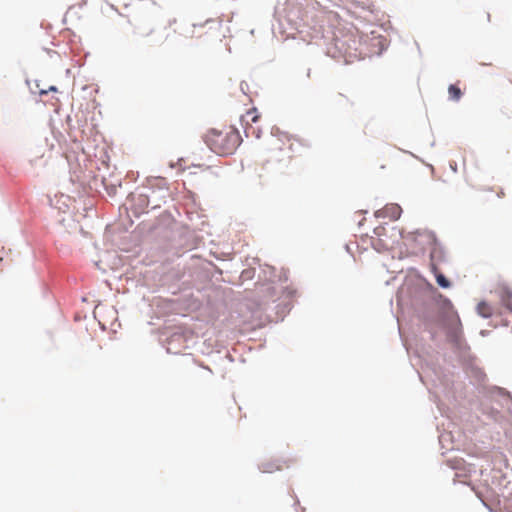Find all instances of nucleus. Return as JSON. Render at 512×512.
<instances>
[{"mask_svg": "<svg viewBox=\"0 0 512 512\" xmlns=\"http://www.w3.org/2000/svg\"><path fill=\"white\" fill-rule=\"evenodd\" d=\"M241 142V137L236 129L227 127L223 130L211 129L206 134V143L219 155L232 154Z\"/></svg>", "mask_w": 512, "mask_h": 512, "instance_id": "f257e3e1", "label": "nucleus"}, {"mask_svg": "<svg viewBox=\"0 0 512 512\" xmlns=\"http://www.w3.org/2000/svg\"><path fill=\"white\" fill-rule=\"evenodd\" d=\"M268 150L271 158L277 162L290 161L293 158L291 153L293 143L290 139H282L277 136H271L268 140Z\"/></svg>", "mask_w": 512, "mask_h": 512, "instance_id": "f03ea898", "label": "nucleus"}, {"mask_svg": "<svg viewBox=\"0 0 512 512\" xmlns=\"http://www.w3.org/2000/svg\"><path fill=\"white\" fill-rule=\"evenodd\" d=\"M260 120V114L256 108L250 109L242 116V122L244 123V131L247 137L260 138L262 129L258 125Z\"/></svg>", "mask_w": 512, "mask_h": 512, "instance_id": "7ed1b4c3", "label": "nucleus"}, {"mask_svg": "<svg viewBox=\"0 0 512 512\" xmlns=\"http://www.w3.org/2000/svg\"><path fill=\"white\" fill-rule=\"evenodd\" d=\"M408 239L421 252L430 249V247L435 245L437 241L436 235L428 230L413 232L409 235Z\"/></svg>", "mask_w": 512, "mask_h": 512, "instance_id": "20e7f679", "label": "nucleus"}, {"mask_svg": "<svg viewBox=\"0 0 512 512\" xmlns=\"http://www.w3.org/2000/svg\"><path fill=\"white\" fill-rule=\"evenodd\" d=\"M129 203L130 209L135 214H141L147 211L150 205V196L147 194H131Z\"/></svg>", "mask_w": 512, "mask_h": 512, "instance_id": "39448f33", "label": "nucleus"}, {"mask_svg": "<svg viewBox=\"0 0 512 512\" xmlns=\"http://www.w3.org/2000/svg\"><path fill=\"white\" fill-rule=\"evenodd\" d=\"M402 209L398 204H387L384 208L377 210L375 216L378 218H389L392 221L398 220L401 216Z\"/></svg>", "mask_w": 512, "mask_h": 512, "instance_id": "423d86ee", "label": "nucleus"}, {"mask_svg": "<svg viewBox=\"0 0 512 512\" xmlns=\"http://www.w3.org/2000/svg\"><path fill=\"white\" fill-rule=\"evenodd\" d=\"M284 467H288L287 461L276 460L263 462L260 469L264 473H273L275 471L282 470Z\"/></svg>", "mask_w": 512, "mask_h": 512, "instance_id": "0eeeda50", "label": "nucleus"}, {"mask_svg": "<svg viewBox=\"0 0 512 512\" xmlns=\"http://www.w3.org/2000/svg\"><path fill=\"white\" fill-rule=\"evenodd\" d=\"M430 268H432V265H436L438 267V263L442 262L444 260V252L441 246L438 243V240L436 241L435 245H432L430 247Z\"/></svg>", "mask_w": 512, "mask_h": 512, "instance_id": "6e6552de", "label": "nucleus"}, {"mask_svg": "<svg viewBox=\"0 0 512 512\" xmlns=\"http://www.w3.org/2000/svg\"><path fill=\"white\" fill-rule=\"evenodd\" d=\"M432 273L436 277L437 284L442 288H449L451 286L450 281L439 271L436 265H432Z\"/></svg>", "mask_w": 512, "mask_h": 512, "instance_id": "1a4fd4ad", "label": "nucleus"}, {"mask_svg": "<svg viewBox=\"0 0 512 512\" xmlns=\"http://www.w3.org/2000/svg\"><path fill=\"white\" fill-rule=\"evenodd\" d=\"M477 312L482 317L489 318L493 313V309L490 304H488L485 301H482L477 305Z\"/></svg>", "mask_w": 512, "mask_h": 512, "instance_id": "9d476101", "label": "nucleus"}, {"mask_svg": "<svg viewBox=\"0 0 512 512\" xmlns=\"http://www.w3.org/2000/svg\"><path fill=\"white\" fill-rule=\"evenodd\" d=\"M151 186H157L160 190L164 191V194L160 197V200L165 201L166 193L168 190L167 183L163 178H155L149 181Z\"/></svg>", "mask_w": 512, "mask_h": 512, "instance_id": "9b49d317", "label": "nucleus"}, {"mask_svg": "<svg viewBox=\"0 0 512 512\" xmlns=\"http://www.w3.org/2000/svg\"><path fill=\"white\" fill-rule=\"evenodd\" d=\"M448 94L449 99L452 101H459L462 97V91L458 84H451L448 87Z\"/></svg>", "mask_w": 512, "mask_h": 512, "instance_id": "f8f14e48", "label": "nucleus"}, {"mask_svg": "<svg viewBox=\"0 0 512 512\" xmlns=\"http://www.w3.org/2000/svg\"><path fill=\"white\" fill-rule=\"evenodd\" d=\"M384 230V228L382 227H377L375 228L374 232L377 234V235H380V231Z\"/></svg>", "mask_w": 512, "mask_h": 512, "instance_id": "ddd939ff", "label": "nucleus"}, {"mask_svg": "<svg viewBox=\"0 0 512 512\" xmlns=\"http://www.w3.org/2000/svg\"><path fill=\"white\" fill-rule=\"evenodd\" d=\"M49 91H56V87L51 86V87L49 88Z\"/></svg>", "mask_w": 512, "mask_h": 512, "instance_id": "4468645a", "label": "nucleus"}, {"mask_svg": "<svg viewBox=\"0 0 512 512\" xmlns=\"http://www.w3.org/2000/svg\"><path fill=\"white\" fill-rule=\"evenodd\" d=\"M159 206H160V204H159V203H156V204H154V205L152 206V208H156V207H159Z\"/></svg>", "mask_w": 512, "mask_h": 512, "instance_id": "2eb2a0df", "label": "nucleus"}]
</instances>
